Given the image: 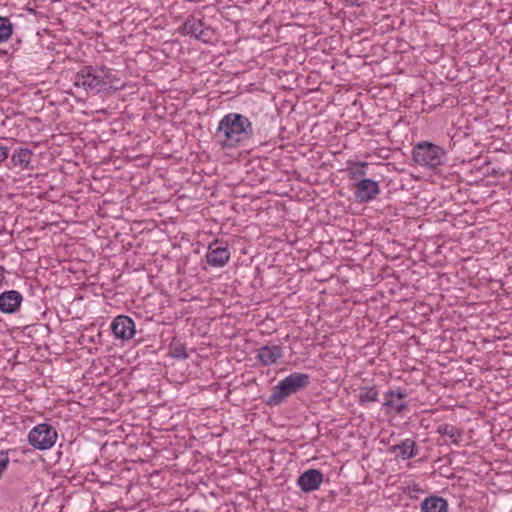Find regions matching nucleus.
<instances>
[{
    "instance_id": "20",
    "label": "nucleus",
    "mask_w": 512,
    "mask_h": 512,
    "mask_svg": "<svg viewBox=\"0 0 512 512\" xmlns=\"http://www.w3.org/2000/svg\"><path fill=\"white\" fill-rule=\"evenodd\" d=\"M13 32V25L9 18L0 16V43L9 39Z\"/></svg>"
},
{
    "instance_id": "10",
    "label": "nucleus",
    "mask_w": 512,
    "mask_h": 512,
    "mask_svg": "<svg viewBox=\"0 0 512 512\" xmlns=\"http://www.w3.org/2000/svg\"><path fill=\"white\" fill-rule=\"evenodd\" d=\"M23 301L22 294L17 290H8L0 294V311L4 314L17 312Z\"/></svg>"
},
{
    "instance_id": "16",
    "label": "nucleus",
    "mask_w": 512,
    "mask_h": 512,
    "mask_svg": "<svg viewBox=\"0 0 512 512\" xmlns=\"http://www.w3.org/2000/svg\"><path fill=\"white\" fill-rule=\"evenodd\" d=\"M437 432L441 436L448 437L450 439V441L456 445L460 444V442L462 440V436H463V433L460 429H458L454 425L447 424V423L439 425L437 428Z\"/></svg>"
},
{
    "instance_id": "9",
    "label": "nucleus",
    "mask_w": 512,
    "mask_h": 512,
    "mask_svg": "<svg viewBox=\"0 0 512 512\" xmlns=\"http://www.w3.org/2000/svg\"><path fill=\"white\" fill-rule=\"evenodd\" d=\"M324 479L323 473L318 469H309L297 479V485L303 492L309 493L318 490Z\"/></svg>"
},
{
    "instance_id": "19",
    "label": "nucleus",
    "mask_w": 512,
    "mask_h": 512,
    "mask_svg": "<svg viewBox=\"0 0 512 512\" xmlns=\"http://www.w3.org/2000/svg\"><path fill=\"white\" fill-rule=\"evenodd\" d=\"M346 173L351 180H356L366 175L367 162H348Z\"/></svg>"
},
{
    "instance_id": "18",
    "label": "nucleus",
    "mask_w": 512,
    "mask_h": 512,
    "mask_svg": "<svg viewBox=\"0 0 512 512\" xmlns=\"http://www.w3.org/2000/svg\"><path fill=\"white\" fill-rule=\"evenodd\" d=\"M33 153L28 148L16 149L11 157V161L15 166L22 169L28 168Z\"/></svg>"
},
{
    "instance_id": "13",
    "label": "nucleus",
    "mask_w": 512,
    "mask_h": 512,
    "mask_svg": "<svg viewBox=\"0 0 512 512\" xmlns=\"http://www.w3.org/2000/svg\"><path fill=\"white\" fill-rule=\"evenodd\" d=\"M390 452L395 453L402 460L414 458L418 454V446L416 442L410 438L402 440L400 443L392 445Z\"/></svg>"
},
{
    "instance_id": "4",
    "label": "nucleus",
    "mask_w": 512,
    "mask_h": 512,
    "mask_svg": "<svg viewBox=\"0 0 512 512\" xmlns=\"http://www.w3.org/2000/svg\"><path fill=\"white\" fill-rule=\"evenodd\" d=\"M106 73L105 67L84 66L75 76V85L93 93L106 91V83L109 82Z\"/></svg>"
},
{
    "instance_id": "26",
    "label": "nucleus",
    "mask_w": 512,
    "mask_h": 512,
    "mask_svg": "<svg viewBox=\"0 0 512 512\" xmlns=\"http://www.w3.org/2000/svg\"><path fill=\"white\" fill-rule=\"evenodd\" d=\"M129 323H130V339H131L135 334V324L131 318L129 320Z\"/></svg>"
},
{
    "instance_id": "11",
    "label": "nucleus",
    "mask_w": 512,
    "mask_h": 512,
    "mask_svg": "<svg viewBox=\"0 0 512 512\" xmlns=\"http://www.w3.org/2000/svg\"><path fill=\"white\" fill-rule=\"evenodd\" d=\"M284 355L280 345H265L258 349L257 360L263 366L276 364Z\"/></svg>"
},
{
    "instance_id": "12",
    "label": "nucleus",
    "mask_w": 512,
    "mask_h": 512,
    "mask_svg": "<svg viewBox=\"0 0 512 512\" xmlns=\"http://www.w3.org/2000/svg\"><path fill=\"white\" fill-rule=\"evenodd\" d=\"M181 33L204 42L207 41L208 31L204 29L203 21L193 16L188 17L182 24Z\"/></svg>"
},
{
    "instance_id": "1",
    "label": "nucleus",
    "mask_w": 512,
    "mask_h": 512,
    "mask_svg": "<svg viewBox=\"0 0 512 512\" xmlns=\"http://www.w3.org/2000/svg\"><path fill=\"white\" fill-rule=\"evenodd\" d=\"M254 135L253 124L243 114L231 112L218 123L214 138L223 150L245 147Z\"/></svg>"
},
{
    "instance_id": "25",
    "label": "nucleus",
    "mask_w": 512,
    "mask_h": 512,
    "mask_svg": "<svg viewBox=\"0 0 512 512\" xmlns=\"http://www.w3.org/2000/svg\"><path fill=\"white\" fill-rule=\"evenodd\" d=\"M6 269L4 266L0 265V288L2 287L5 280Z\"/></svg>"
},
{
    "instance_id": "23",
    "label": "nucleus",
    "mask_w": 512,
    "mask_h": 512,
    "mask_svg": "<svg viewBox=\"0 0 512 512\" xmlns=\"http://www.w3.org/2000/svg\"><path fill=\"white\" fill-rule=\"evenodd\" d=\"M9 462L10 460L8 452L5 450H0V478L2 477L3 473L7 470Z\"/></svg>"
},
{
    "instance_id": "17",
    "label": "nucleus",
    "mask_w": 512,
    "mask_h": 512,
    "mask_svg": "<svg viewBox=\"0 0 512 512\" xmlns=\"http://www.w3.org/2000/svg\"><path fill=\"white\" fill-rule=\"evenodd\" d=\"M358 402L360 405L374 403L378 401L379 392L375 385L361 387L358 393Z\"/></svg>"
},
{
    "instance_id": "14",
    "label": "nucleus",
    "mask_w": 512,
    "mask_h": 512,
    "mask_svg": "<svg viewBox=\"0 0 512 512\" xmlns=\"http://www.w3.org/2000/svg\"><path fill=\"white\" fill-rule=\"evenodd\" d=\"M421 512H448V502L441 496H428L420 504Z\"/></svg>"
},
{
    "instance_id": "21",
    "label": "nucleus",
    "mask_w": 512,
    "mask_h": 512,
    "mask_svg": "<svg viewBox=\"0 0 512 512\" xmlns=\"http://www.w3.org/2000/svg\"><path fill=\"white\" fill-rule=\"evenodd\" d=\"M109 78L107 79L109 82L106 83V86H107V90H117L119 88H121L122 86H124V83L121 82V80L117 77V73L116 72H113L112 70L108 69L107 68V73H106Z\"/></svg>"
},
{
    "instance_id": "24",
    "label": "nucleus",
    "mask_w": 512,
    "mask_h": 512,
    "mask_svg": "<svg viewBox=\"0 0 512 512\" xmlns=\"http://www.w3.org/2000/svg\"><path fill=\"white\" fill-rule=\"evenodd\" d=\"M8 158V148L0 144V164Z\"/></svg>"
},
{
    "instance_id": "5",
    "label": "nucleus",
    "mask_w": 512,
    "mask_h": 512,
    "mask_svg": "<svg viewBox=\"0 0 512 512\" xmlns=\"http://www.w3.org/2000/svg\"><path fill=\"white\" fill-rule=\"evenodd\" d=\"M57 440V431L46 423H41L33 427L28 434V442L35 449H50Z\"/></svg>"
},
{
    "instance_id": "2",
    "label": "nucleus",
    "mask_w": 512,
    "mask_h": 512,
    "mask_svg": "<svg viewBox=\"0 0 512 512\" xmlns=\"http://www.w3.org/2000/svg\"><path fill=\"white\" fill-rule=\"evenodd\" d=\"M310 384V377L306 373L294 372L279 381L268 397L269 406L280 405L287 397L305 389Z\"/></svg>"
},
{
    "instance_id": "15",
    "label": "nucleus",
    "mask_w": 512,
    "mask_h": 512,
    "mask_svg": "<svg viewBox=\"0 0 512 512\" xmlns=\"http://www.w3.org/2000/svg\"><path fill=\"white\" fill-rule=\"evenodd\" d=\"M128 329V316L118 315L111 323V331L117 339L125 341L128 339L126 331Z\"/></svg>"
},
{
    "instance_id": "8",
    "label": "nucleus",
    "mask_w": 512,
    "mask_h": 512,
    "mask_svg": "<svg viewBox=\"0 0 512 512\" xmlns=\"http://www.w3.org/2000/svg\"><path fill=\"white\" fill-rule=\"evenodd\" d=\"M379 193V184L372 179L364 178L354 185V197L360 203L374 200Z\"/></svg>"
},
{
    "instance_id": "22",
    "label": "nucleus",
    "mask_w": 512,
    "mask_h": 512,
    "mask_svg": "<svg viewBox=\"0 0 512 512\" xmlns=\"http://www.w3.org/2000/svg\"><path fill=\"white\" fill-rule=\"evenodd\" d=\"M170 355L173 358H178V359H186L188 357L185 346L180 342L171 344Z\"/></svg>"
},
{
    "instance_id": "6",
    "label": "nucleus",
    "mask_w": 512,
    "mask_h": 512,
    "mask_svg": "<svg viewBox=\"0 0 512 512\" xmlns=\"http://www.w3.org/2000/svg\"><path fill=\"white\" fill-rule=\"evenodd\" d=\"M406 398L407 393L404 390L400 388L396 390L390 389L384 394V402L382 406L388 414L394 413L402 415L409 407Z\"/></svg>"
},
{
    "instance_id": "27",
    "label": "nucleus",
    "mask_w": 512,
    "mask_h": 512,
    "mask_svg": "<svg viewBox=\"0 0 512 512\" xmlns=\"http://www.w3.org/2000/svg\"><path fill=\"white\" fill-rule=\"evenodd\" d=\"M6 233H7V234H9L10 236H12V231H11V232H8V231L6 230V228H5V227H3V228L0 230V235H2V234H6Z\"/></svg>"
},
{
    "instance_id": "7",
    "label": "nucleus",
    "mask_w": 512,
    "mask_h": 512,
    "mask_svg": "<svg viewBox=\"0 0 512 512\" xmlns=\"http://www.w3.org/2000/svg\"><path fill=\"white\" fill-rule=\"evenodd\" d=\"M230 259L228 245L216 239L209 246L206 254L207 263L213 267H223Z\"/></svg>"
},
{
    "instance_id": "3",
    "label": "nucleus",
    "mask_w": 512,
    "mask_h": 512,
    "mask_svg": "<svg viewBox=\"0 0 512 512\" xmlns=\"http://www.w3.org/2000/svg\"><path fill=\"white\" fill-rule=\"evenodd\" d=\"M412 159L418 166L436 170L444 164L446 151L434 143L420 141L412 149Z\"/></svg>"
}]
</instances>
